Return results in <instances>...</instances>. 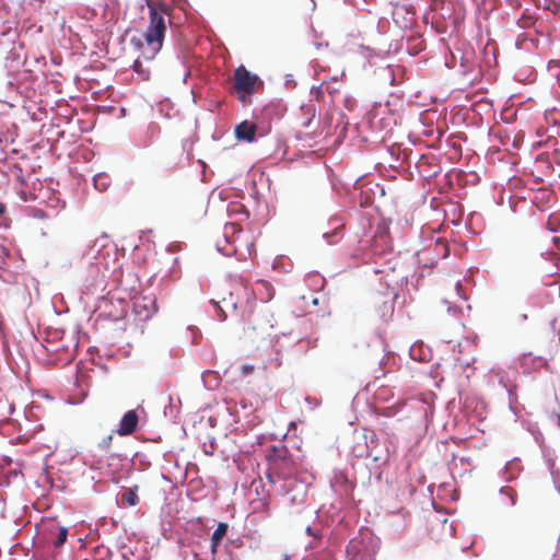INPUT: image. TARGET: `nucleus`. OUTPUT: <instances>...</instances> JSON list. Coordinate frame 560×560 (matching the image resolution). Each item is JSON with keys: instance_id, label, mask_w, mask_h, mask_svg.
I'll use <instances>...</instances> for the list:
<instances>
[{"instance_id": "obj_12", "label": "nucleus", "mask_w": 560, "mask_h": 560, "mask_svg": "<svg viewBox=\"0 0 560 560\" xmlns=\"http://www.w3.org/2000/svg\"><path fill=\"white\" fill-rule=\"evenodd\" d=\"M56 539L54 540V546L56 548L62 546L65 544V541L67 540V536H68V528L65 527V526H58L56 527Z\"/></svg>"}, {"instance_id": "obj_13", "label": "nucleus", "mask_w": 560, "mask_h": 560, "mask_svg": "<svg viewBox=\"0 0 560 560\" xmlns=\"http://www.w3.org/2000/svg\"><path fill=\"white\" fill-rule=\"evenodd\" d=\"M228 528H229V526H228L226 523L220 522L218 524L215 530L211 535V540H219V541H221L222 538L226 535Z\"/></svg>"}, {"instance_id": "obj_20", "label": "nucleus", "mask_w": 560, "mask_h": 560, "mask_svg": "<svg viewBox=\"0 0 560 560\" xmlns=\"http://www.w3.org/2000/svg\"><path fill=\"white\" fill-rule=\"evenodd\" d=\"M236 291H237V292H238V291H243V292H244V294H245V296H246V299H247V301L249 300V296L253 294L252 292H249V291L247 290V288H244V287H241V285H240V287H237Z\"/></svg>"}, {"instance_id": "obj_16", "label": "nucleus", "mask_w": 560, "mask_h": 560, "mask_svg": "<svg viewBox=\"0 0 560 560\" xmlns=\"http://www.w3.org/2000/svg\"><path fill=\"white\" fill-rule=\"evenodd\" d=\"M397 412V408L395 406L386 407L380 410V415L385 417H393Z\"/></svg>"}, {"instance_id": "obj_17", "label": "nucleus", "mask_w": 560, "mask_h": 560, "mask_svg": "<svg viewBox=\"0 0 560 560\" xmlns=\"http://www.w3.org/2000/svg\"><path fill=\"white\" fill-rule=\"evenodd\" d=\"M305 533L307 535L314 537L315 539H319L320 538V536L310 525L305 526Z\"/></svg>"}, {"instance_id": "obj_18", "label": "nucleus", "mask_w": 560, "mask_h": 560, "mask_svg": "<svg viewBox=\"0 0 560 560\" xmlns=\"http://www.w3.org/2000/svg\"><path fill=\"white\" fill-rule=\"evenodd\" d=\"M455 289H456V293L457 295L460 298V299H464V294H463V285L460 283V281H456L455 283Z\"/></svg>"}, {"instance_id": "obj_21", "label": "nucleus", "mask_w": 560, "mask_h": 560, "mask_svg": "<svg viewBox=\"0 0 560 560\" xmlns=\"http://www.w3.org/2000/svg\"><path fill=\"white\" fill-rule=\"evenodd\" d=\"M552 67H560V61L559 60H550L548 62V68L551 69Z\"/></svg>"}, {"instance_id": "obj_22", "label": "nucleus", "mask_w": 560, "mask_h": 560, "mask_svg": "<svg viewBox=\"0 0 560 560\" xmlns=\"http://www.w3.org/2000/svg\"><path fill=\"white\" fill-rule=\"evenodd\" d=\"M326 90L329 92V94H334L335 92L338 91V89L336 88H330L329 85H326Z\"/></svg>"}, {"instance_id": "obj_3", "label": "nucleus", "mask_w": 560, "mask_h": 560, "mask_svg": "<svg viewBox=\"0 0 560 560\" xmlns=\"http://www.w3.org/2000/svg\"><path fill=\"white\" fill-rule=\"evenodd\" d=\"M262 81L255 73H252L244 65L234 70L232 89L237 95V100L247 103L250 97L262 86Z\"/></svg>"}, {"instance_id": "obj_11", "label": "nucleus", "mask_w": 560, "mask_h": 560, "mask_svg": "<svg viewBox=\"0 0 560 560\" xmlns=\"http://www.w3.org/2000/svg\"><path fill=\"white\" fill-rule=\"evenodd\" d=\"M94 187L100 190L104 191L108 188L110 184V178L106 174H97L93 178Z\"/></svg>"}, {"instance_id": "obj_6", "label": "nucleus", "mask_w": 560, "mask_h": 560, "mask_svg": "<svg viewBox=\"0 0 560 560\" xmlns=\"http://www.w3.org/2000/svg\"><path fill=\"white\" fill-rule=\"evenodd\" d=\"M138 423H139V416H138L137 411L129 410L122 416L116 432L120 436L130 435L133 432H136V430L138 428Z\"/></svg>"}, {"instance_id": "obj_14", "label": "nucleus", "mask_w": 560, "mask_h": 560, "mask_svg": "<svg viewBox=\"0 0 560 560\" xmlns=\"http://www.w3.org/2000/svg\"><path fill=\"white\" fill-rule=\"evenodd\" d=\"M112 443H113V434H108L102 439V441L98 444V447L103 451L108 452L112 448Z\"/></svg>"}, {"instance_id": "obj_23", "label": "nucleus", "mask_w": 560, "mask_h": 560, "mask_svg": "<svg viewBox=\"0 0 560 560\" xmlns=\"http://www.w3.org/2000/svg\"><path fill=\"white\" fill-rule=\"evenodd\" d=\"M5 212V206L0 202V215Z\"/></svg>"}, {"instance_id": "obj_9", "label": "nucleus", "mask_w": 560, "mask_h": 560, "mask_svg": "<svg viewBox=\"0 0 560 560\" xmlns=\"http://www.w3.org/2000/svg\"><path fill=\"white\" fill-rule=\"evenodd\" d=\"M137 492H138V486H135L133 488H129L126 491H124L121 494L122 504L128 505V506H135L136 504H138L139 497H138Z\"/></svg>"}, {"instance_id": "obj_7", "label": "nucleus", "mask_w": 560, "mask_h": 560, "mask_svg": "<svg viewBox=\"0 0 560 560\" xmlns=\"http://www.w3.org/2000/svg\"><path fill=\"white\" fill-rule=\"evenodd\" d=\"M257 127L253 122L243 121L235 128V135L238 140L252 142L255 139Z\"/></svg>"}, {"instance_id": "obj_5", "label": "nucleus", "mask_w": 560, "mask_h": 560, "mask_svg": "<svg viewBox=\"0 0 560 560\" xmlns=\"http://www.w3.org/2000/svg\"><path fill=\"white\" fill-rule=\"evenodd\" d=\"M285 487L288 488L285 495L290 501L291 505H298L303 508L302 510L296 511V513H302L304 510H307V508L305 506L307 497L305 486L299 483L294 485L293 487H291V485H285Z\"/></svg>"}, {"instance_id": "obj_8", "label": "nucleus", "mask_w": 560, "mask_h": 560, "mask_svg": "<svg viewBox=\"0 0 560 560\" xmlns=\"http://www.w3.org/2000/svg\"><path fill=\"white\" fill-rule=\"evenodd\" d=\"M221 303L223 305H220V303H214L215 306L220 310V312L222 313V316H220V319L221 320H224L226 318V314H225V308H231L233 311H236L237 307H238V303L237 301L234 299L233 296V292H230V296L226 299V298H223Z\"/></svg>"}, {"instance_id": "obj_15", "label": "nucleus", "mask_w": 560, "mask_h": 560, "mask_svg": "<svg viewBox=\"0 0 560 560\" xmlns=\"http://www.w3.org/2000/svg\"><path fill=\"white\" fill-rule=\"evenodd\" d=\"M393 312H394V305H393V303H392V302H387V301H385V302L383 303V307H382V316H383V317L389 316V315H392V314H393Z\"/></svg>"}, {"instance_id": "obj_10", "label": "nucleus", "mask_w": 560, "mask_h": 560, "mask_svg": "<svg viewBox=\"0 0 560 560\" xmlns=\"http://www.w3.org/2000/svg\"><path fill=\"white\" fill-rule=\"evenodd\" d=\"M546 226L550 232L560 233V214H550ZM553 242L558 244L560 242V235L555 236Z\"/></svg>"}, {"instance_id": "obj_4", "label": "nucleus", "mask_w": 560, "mask_h": 560, "mask_svg": "<svg viewBox=\"0 0 560 560\" xmlns=\"http://www.w3.org/2000/svg\"><path fill=\"white\" fill-rule=\"evenodd\" d=\"M375 552L374 540L370 533H361L347 546L348 560H375Z\"/></svg>"}, {"instance_id": "obj_24", "label": "nucleus", "mask_w": 560, "mask_h": 560, "mask_svg": "<svg viewBox=\"0 0 560 560\" xmlns=\"http://www.w3.org/2000/svg\"><path fill=\"white\" fill-rule=\"evenodd\" d=\"M368 455H369V456H372L374 460H378V459H381V457H380V456H377V455H373V453H372L371 451L369 452V454H368Z\"/></svg>"}, {"instance_id": "obj_1", "label": "nucleus", "mask_w": 560, "mask_h": 560, "mask_svg": "<svg viewBox=\"0 0 560 560\" xmlns=\"http://www.w3.org/2000/svg\"><path fill=\"white\" fill-rule=\"evenodd\" d=\"M149 9L150 23L147 31L139 37H133L131 43L140 50V55L147 59H153L163 46L166 33L165 15L168 8L163 3H154L145 0Z\"/></svg>"}, {"instance_id": "obj_19", "label": "nucleus", "mask_w": 560, "mask_h": 560, "mask_svg": "<svg viewBox=\"0 0 560 560\" xmlns=\"http://www.w3.org/2000/svg\"><path fill=\"white\" fill-rule=\"evenodd\" d=\"M221 541L219 540H211V553L215 555L219 548Z\"/></svg>"}, {"instance_id": "obj_2", "label": "nucleus", "mask_w": 560, "mask_h": 560, "mask_svg": "<svg viewBox=\"0 0 560 560\" xmlns=\"http://www.w3.org/2000/svg\"><path fill=\"white\" fill-rule=\"evenodd\" d=\"M267 460L266 478L270 485H275L278 480L290 481L296 472L295 462L284 446H272Z\"/></svg>"}, {"instance_id": "obj_25", "label": "nucleus", "mask_w": 560, "mask_h": 560, "mask_svg": "<svg viewBox=\"0 0 560 560\" xmlns=\"http://www.w3.org/2000/svg\"><path fill=\"white\" fill-rule=\"evenodd\" d=\"M374 438H375V433L372 432V435H371V441L373 442L374 441Z\"/></svg>"}]
</instances>
